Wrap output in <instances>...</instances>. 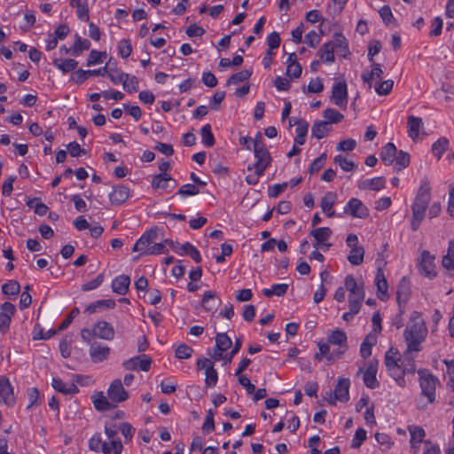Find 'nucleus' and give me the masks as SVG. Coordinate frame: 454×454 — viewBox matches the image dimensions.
Instances as JSON below:
<instances>
[{"label": "nucleus", "mask_w": 454, "mask_h": 454, "mask_svg": "<svg viewBox=\"0 0 454 454\" xmlns=\"http://www.w3.org/2000/svg\"><path fill=\"white\" fill-rule=\"evenodd\" d=\"M168 249L165 247L164 243H156L155 241L152 244V247L146 250L145 254L147 255H156V254H165L168 253Z\"/></svg>", "instance_id": "62"}, {"label": "nucleus", "mask_w": 454, "mask_h": 454, "mask_svg": "<svg viewBox=\"0 0 454 454\" xmlns=\"http://www.w3.org/2000/svg\"><path fill=\"white\" fill-rule=\"evenodd\" d=\"M323 116L328 125L329 123H339L344 119V115L333 108L325 109L323 113Z\"/></svg>", "instance_id": "45"}, {"label": "nucleus", "mask_w": 454, "mask_h": 454, "mask_svg": "<svg viewBox=\"0 0 454 454\" xmlns=\"http://www.w3.org/2000/svg\"><path fill=\"white\" fill-rule=\"evenodd\" d=\"M51 386L56 391L64 395H74L79 392V389L74 383H65L59 378H53Z\"/></svg>", "instance_id": "22"}, {"label": "nucleus", "mask_w": 454, "mask_h": 454, "mask_svg": "<svg viewBox=\"0 0 454 454\" xmlns=\"http://www.w3.org/2000/svg\"><path fill=\"white\" fill-rule=\"evenodd\" d=\"M331 99L334 105L341 109L348 106V87L346 82H337L332 88Z\"/></svg>", "instance_id": "10"}, {"label": "nucleus", "mask_w": 454, "mask_h": 454, "mask_svg": "<svg viewBox=\"0 0 454 454\" xmlns=\"http://www.w3.org/2000/svg\"><path fill=\"white\" fill-rule=\"evenodd\" d=\"M252 75V72L247 70V69H245V70H241L232 75H231L229 77V79L227 80V85H231V84H238L239 82H242L247 79H249V77Z\"/></svg>", "instance_id": "49"}, {"label": "nucleus", "mask_w": 454, "mask_h": 454, "mask_svg": "<svg viewBox=\"0 0 454 454\" xmlns=\"http://www.w3.org/2000/svg\"><path fill=\"white\" fill-rule=\"evenodd\" d=\"M157 239L158 227L151 228L137 240L132 250L134 252H140V255H146V250L152 247V244L156 241Z\"/></svg>", "instance_id": "7"}, {"label": "nucleus", "mask_w": 454, "mask_h": 454, "mask_svg": "<svg viewBox=\"0 0 454 454\" xmlns=\"http://www.w3.org/2000/svg\"><path fill=\"white\" fill-rule=\"evenodd\" d=\"M2 291L5 295L15 296L20 292V286L17 281L12 280L2 286Z\"/></svg>", "instance_id": "53"}, {"label": "nucleus", "mask_w": 454, "mask_h": 454, "mask_svg": "<svg viewBox=\"0 0 454 454\" xmlns=\"http://www.w3.org/2000/svg\"><path fill=\"white\" fill-rule=\"evenodd\" d=\"M109 354L110 348L106 345L93 343L90 348V356L94 363H99L106 360Z\"/></svg>", "instance_id": "18"}, {"label": "nucleus", "mask_w": 454, "mask_h": 454, "mask_svg": "<svg viewBox=\"0 0 454 454\" xmlns=\"http://www.w3.org/2000/svg\"><path fill=\"white\" fill-rule=\"evenodd\" d=\"M345 288L349 292L348 307L356 310L361 307L364 299V284H358L352 275H348L345 278Z\"/></svg>", "instance_id": "4"}, {"label": "nucleus", "mask_w": 454, "mask_h": 454, "mask_svg": "<svg viewBox=\"0 0 454 454\" xmlns=\"http://www.w3.org/2000/svg\"><path fill=\"white\" fill-rule=\"evenodd\" d=\"M90 47V42L88 39H82L76 35V40L72 47V55L78 57L82 51H87Z\"/></svg>", "instance_id": "44"}, {"label": "nucleus", "mask_w": 454, "mask_h": 454, "mask_svg": "<svg viewBox=\"0 0 454 454\" xmlns=\"http://www.w3.org/2000/svg\"><path fill=\"white\" fill-rule=\"evenodd\" d=\"M53 65L63 73H68L77 67L78 62L73 59H55Z\"/></svg>", "instance_id": "34"}, {"label": "nucleus", "mask_w": 454, "mask_h": 454, "mask_svg": "<svg viewBox=\"0 0 454 454\" xmlns=\"http://www.w3.org/2000/svg\"><path fill=\"white\" fill-rule=\"evenodd\" d=\"M152 358L147 355H140L129 358L122 363V366L126 370L140 369L144 372H148L151 368Z\"/></svg>", "instance_id": "12"}, {"label": "nucleus", "mask_w": 454, "mask_h": 454, "mask_svg": "<svg viewBox=\"0 0 454 454\" xmlns=\"http://www.w3.org/2000/svg\"><path fill=\"white\" fill-rule=\"evenodd\" d=\"M323 90L324 84L319 77H317L316 79H311L307 87H302V91L304 93H320L321 91H323Z\"/></svg>", "instance_id": "51"}, {"label": "nucleus", "mask_w": 454, "mask_h": 454, "mask_svg": "<svg viewBox=\"0 0 454 454\" xmlns=\"http://www.w3.org/2000/svg\"><path fill=\"white\" fill-rule=\"evenodd\" d=\"M104 281V275L98 274L96 278L89 281L82 286V291H91L98 287Z\"/></svg>", "instance_id": "63"}, {"label": "nucleus", "mask_w": 454, "mask_h": 454, "mask_svg": "<svg viewBox=\"0 0 454 454\" xmlns=\"http://www.w3.org/2000/svg\"><path fill=\"white\" fill-rule=\"evenodd\" d=\"M192 353L193 349L186 344H180L175 351L176 357L178 359H188Z\"/></svg>", "instance_id": "55"}, {"label": "nucleus", "mask_w": 454, "mask_h": 454, "mask_svg": "<svg viewBox=\"0 0 454 454\" xmlns=\"http://www.w3.org/2000/svg\"><path fill=\"white\" fill-rule=\"evenodd\" d=\"M383 74V70L381 68L380 64L372 62V70L369 71H364L361 78L363 82L369 85V87H372V81L374 79H380Z\"/></svg>", "instance_id": "24"}, {"label": "nucleus", "mask_w": 454, "mask_h": 454, "mask_svg": "<svg viewBox=\"0 0 454 454\" xmlns=\"http://www.w3.org/2000/svg\"><path fill=\"white\" fill-rule=\"evenodd\" d=\"M416 350H409L406 348L403 355L400 356L397 349L391 348L385 354L384 364L389 375L397 383L403 387L406 385L404 376L406 374H414L416 372L415 356Z\"/></svg>", "instance_id": "1"}, {"label": "nucleus", "mask_w": 454, "mask_h": 454, "mask_svg": "<svg viewBox=\"0 0 454 454\" xmlns=\"http://www.w3.org/2000/svg\"><path fill=\"white\" fill-rule=\"evenodd\" d=\"M334 46L332 42L325 43L320 48L321 59L325 62H333L334 60Z\"/></svg>", "instance_id": "46"}, {"label": "nucleus", "mask_w": 454, "mask_h": 454, "mask_svg": "<svg viewBox=\"0 0 454 454\" xmlns=\"http://www.w3.org/2000/svg\"><path fill=\"white\" fill-rule=\"evenodd\" d=\"M431 200V188L428 180L425 179L421 182L417 192L416 197L411 206L412 219L411 228L417 231L425 218L426 211Z\"/></svg>", "instance_id": "3"}, {"label": "nucleus", "mask_w": 454, "mask_h": 454, "mask_svg": "<svg viewBox=\"0 0 454 454\" xmlns=\"http://www.w3.org/2000/svg\"><path fill=\"white\" fill-rule=\"evenodd\" d=\"M221 304V299L216 296L212 291H207L202 299L203 308L207 311H214Z\"/></svg>", "instance_id": "27"}, {"label": "nucleus", "mask_w": 454, "mask_h": 454, "mask_svg": "<svg viewBox=\"0 0 454 454\" xmlns=\"http://www.w3.org/2000/svg\"><path fill=\"white\" fill-rule=\"evenodd\" d=\"M180 250L182 251L180 254H186L190 255L196 262H201V255L199 250L191 243L185 242L180 247Z\"/></svg>", "instance_id": "42"}, {"label": "nucleus", "mask_w": 454, "mask_h": 454, "mask_svg": "<svg viewBox=\"0 0 454 454\" xmlns=\"http://www.w3.org/2000/svg\"><path fill=\"white\" fill-rule=\"evenodd\" d=\"M409 432L411 434L410 442H422L426 435L425 430L420 427H410Z\"/></svg>", "instance_id": "57"}, {"label": "nucleus", "mask_w": 454, "mask_h": 454, "mask_svg": "<svg viewBox=\"0 0 454 454\" xmlns=\"http://www.w3.org/2000/svg\"><path fill=\"white\" fill-rule=\"evenodd\" d=\"M434 260V255L431 254L429 251H422L419 264V270L421 275L430 279L436 276Z\"/></svg>", "instance_id": "9"}, {"label": "nucleus", "mask_w": 454, "mask_h": 454, "mask_svg": "<svg viewBox=\"0 0 454 454\" xmlns=\"http://www.w3.org/2000/svg\"><path fill=\"white\" fill-rule=\"evenodd\" d=\"M106 56V52H100L96 50H92L87 59V66H93L103 62L102 57Z\"/></svg>", "instance_id": "64"}, {"label": "nucleus", "mask_w": 454, "mask_h": 454, "mask_svg": "<svg viewBox=\"0 0 454 454\" xmlns=\"http://www.w3.org/2000/svg\"><path fill=\"white\" fill-rule=\"evenodd\" d=\"M376 343V339L374 336L368 334L360 347V354L364 358H367L372 355V348Z\"/></svg>", "instance_id": "40"}, {"label": "nucleus", "mask_w": 454, "mask_h": 454, "mask_svg": "<svg viewBox=\"0 0 454 454\" xmlns=\"http://www.w3.org/2000/svg\"><path fill=\"white\" fill-rule=\"evenodd\" d=\"M334 162L344 171H352L356 167L353 161L347 160L344 156L340 154L334 157Z\"/></svg>", "instance_id": "56"}, {"label": "nucleus", "mask_w": 454, "mask_h": 454, "mask_svg": "<svg viewBox=\"0 0 454 454\" xmlns=\"http://www.w3.org/2000/svg\"><path fill=\"white\" fill-rule=\"evenodd\" d=\"M385 187V179L382 176L365 179L359 183L358 188L361 190L380 191Z\"/></svg>", "instance_id": "28"}, {"label": "nucleus", "mask_w": 454, "mask_h": 454, "mask_svg": "<svg viewBox=\"0 0 454 454\" xmlns=\"http://www.w3.org/2000/svg\"><path fill=\"white\" fill-rule=\"evenodd\" d=\"M419 386L421 395L427 397V403H433L435 400V388L438 379L427 370H419Z\"/></svg>", "instance_id": "5"}, {"label": "nucleus", "mask_w": 454, "mask_h": 454, "mask_svg": "<svg viewBox=\"0 0 454 454\" xmlns=\"http://www.w3.org/2000/svg\"><path fill=\"white\" fill-rule=\"evenodd\" d=\"M364 249L363 247H355L351 248L348 256V261L355 266L360 265L364 262Z\"/></svg>", "instance_id": "37"}, {"label": "nucleus", "mask_w": 454, "mask_h": 454, "mask_svg": "<svg viewBox=\"0 0 454 454\" xmlns=\"http://www.w3.org/2000/svg\"><path fill=\"white\" fill-rule=\"evenodd\" d=\"M427 336V327L421 314L413 311L403 332V338L409 350L419 352L422 349L421 344Z\"/></svg>", "instance_id": "2"}, {"label": "nucleus", "mask_w": 454, "mask_h": 454, "mask_svg": "<svg viewBox=\"0 0 454 454\" xmlns=\"http://www.w3.org/2000/svg\"><path fill=\"white\" fill-rule=\"evenodd\" d=\"M197 367L199 370H205L206 387H215L218 380V373L214 367V363L208 358L200 357L197 360Z\"/></svg>", "instance_id": "8"}, {"label": "nucleus", "mask_w": 454, "mask_h": 454, "mask_svg": "<svg viewBox=\"0 0 454 454\" xmlns=\"http://www.w3.org/2000/svg\"><path fill=\"white\" fill-rule=\"evenodd\" d=\"M423 126L422 119L419 117H415L413 115L408 116L407 119V127H408V135L414 141L417 139L419 134V129Z\"/></svg>", "instance_id": "26"}, {"label": "nucleus", "mask_w": 454, "mask_h": 454, "mask_svg": "<svg viewBox=\"0 0 454 454\" xmlns=\"http://www.w3.org/2000/svg\"><path fill=\"white\" fill-rule=\"evenodd\" d=\"M215 412L212 409H209L207 412V416L202 426V430L206 433H210L215 429V422H214Z\"/></svg>", "instance_id": "61"}, {"label": "nucleus", "mask_w": 454, "mask_h": 454, "mask_svg": "<svg viewBox=\"0 0 454 454\" xmlns=\"http://www.w3.org/2000/svg\"><path fill=\"white\" fill-rule=\"evenodd\" d=\"M349 380L339 379L334 389V399L340 402H347L349 399Z\"/></svg>", "instance_id": "20"}, {"label": "nucleus", "mask_w": 454, "mask_h": 454, "mask_svg": "<svg viewBox=\"0 0 454 454\" xmlns=\"http://www.w3.org/2000/svg\"><path fill=\"white\" fill-rule=\"evenodd\" d=\"M396 153L397 149L395 145L393 143H387L380 152V159L386 165L389 166L395 161Z\"/></svg>", "instance_id": "31"}, {"label": "nucleus", "mask_w": 454, "mask_h": 454, "mask_svg": "<svg viewBox=\"0 0 454 454\" xmlns=\"http://www.w3.org/2000/svg\"><path fill=\"white\" fill-rule=\"evenodd\" d=\"M92 400L95 409L98 411H109L115 407V404L103 392L96 393L92 396Z\"/></svg>", "instance_id": "21"}, {"label": "nucleus", "mask_w": 454, "mask_h": 454, "mask_svg": "<svg viewBox=\"0 0 454 454\" xmlns=\"http://www.w3.org/2000/svg\"><path fill=\"white\" fill-rule=\"evenodd\" d=\"M296 125V137L294 138L295 144L302 145L305 143V137L308 133L309 123L303 119H298L294 121Z\"/></svg>", "instance_id": "29"}, {"label": "nucleus", "mask_w": 454, "mask_h": 454, "mask_svg": "<svg viewBox=\"0 0 454 454\" xmlns=\"http://www.w3.org/2000/svg\"><path fill=\"white\" fill-rule=\"evenodd\" d=\"M327 341L338 346V355H343L348 349V337L346 333L338 328L331 331L327 336Z\"/></svg>", "instance_id": "14"}, {"label": "nucleus", "mask_w": 454, "mask_h": 454, "mask_svg": "<svg viewBox=\"0 0 454 454\" xmlns=\"http://www.w3.org/2000/svg\"><path fill=\"white\" fill-rule=\"evenodd\" d=\"M130 278L127 275H120L112 282V289L114 293L124 295L129 291Z\"/></svg>", "instance_id": "23"}, {"label": "nucleus", "mask_w": 454, "mask_h": 454, "mask_svg": "<svg viewBox=\"0 0 454 454\" xmlns=\"http://www.w3.org/2000/svg\"><path fill=\"white\" fill-rule=\"evenodd\" d=\"M122 448L123 446L121 440H114L112 442H105L100 451L103 454H121Z\"/></svg>", "instance_id": "36"}, {"label": "nucleus", "mask_w": 454, "mask_h": 454, "mask_svg": "<svg viewBox=\"0 0 454 454\" xmlns=\"http://www.w3.org/2000/svg\"><path fill=\"white\" fill-rule=\"evenodd\" d=\"M171 180L172 178L168 174L160 173L153 177L152 186L155 189H167L168 182Z\"/></svg>", "instance_id": "47"}, {"label": "nucleus", "mask_w": 454, "mask_h": 454, "mask_svg": "<svg viewBox=\"0 0 454 454\" xmlns=\"http://www.w3.org/2000/svg\"><path fill=\"white\" fill-rule=\"evenodd\" d=\"M288 289L287 284H275L270 288H265L262 290V294L266 297H271L273 295L284 296Z\"/></svg>", "instance_id": "39"}, {"label": "nucleus", "mask_w": 454, "mask_h": 454, "mask_svg": "<svg viewBox=\"0 0 454 454\" xmlns=\"http://www.w3.org/2000/svg\"><path fill=\"white\" fill-rule=\"evenodd\" d=\"M105 442L106 441L102 440L101 434L99 433H96L89 440V448L93 451L99 452Z\"/></svg>", "instance_id": "58"}, {"label": "nucleus", "mask_w": 454, "mask_h": 454, "mask_svg": "<svg viewBox=\"0 0 454 454\" xmlns=\"http://www.w3.org/2000/svg\"><path fill=\"white\" fill-rule=\"evenodd\" d=\"M120 55L123 59H127L132 52V45L129 39L121 40L118 45Z\"/></svg>", "instance_id": "60"}, {"label": "nucleus", "mask_w": 454, "mask_h": 454, "mask_svg": "<svg viewBox=\"0 0 454 454\" xmlns=\"http://www.w3.org/2000/svg\"><path fill=\"white\" fill-rule=\"evenodd\" d=\"M200 135L202 138V143L207 147H211L215 144V137L211 131V126L210 124L204 125L200 129Z\"/></svg>", "instance_id": "48"}, {"label": "nucleus", "mask_w": 454, "mask_h": 454, "mask_svg": "<svg viewBox=\"0 0 454 454\" xmlns=\"http://www.w3.org/2000/svg\"><path fill=\"white\" fill-rule=\"evenodd\" d=\"M335 199L336 195L331 192H326L321 199V209L328 217H333L335 215V212L332 210L335 203Z\"/></svg>", "instance_id": "25"}, {"label": "nucleus", "mask_w": 454, "mask_h": 454, "mask_svg": "<svg viewBox=\"0 0 454 454\" xmlns=\"http://www.w3.org/2000/svg\"><path fill=\"white\" fill-rule=\"evenodd\" d=\"M378 364H379L377 360H372L370 361L365 371H364L363 368H360L357 372H363L364 383L367 387L371 389H374L379 387V381L377 380L376 378V374L378 372Z\"/></svg>", "instance_id": "11"}, {"label": "nucleus", "mask_w": 454, "mask_h": 454, "mask_svg": "<svg viewBox=\"0 0 454 454\" xmlns=\"http://www.w3.org/2000/svg\"><path fill=\"white\" fill-rule=\"evenodd\" d=\"M129 197V190L124 185L114 187L113 192L109 194V200L113 204L121 205L124 203Z\"/></svg>", "instance_id": "19"}, {"label": "nucleus", "mask_w": 454, "mask_h": 454, "mask_svg": "<svg viewBox=\"0 0 454 454\" xmlns=\"http://www.w3.org/2000/svg\"><path fill=\"white\" fill-rule=\"evenodd\" d=\"M3 403L7 406H12L15 403V396L13 388L5 377L0 378V403Z\"/></svg>", "instance_id": "16"}, {"label": "nucleus", "mask_w": 454, "mask_h": 454, "mask_svg": "<svg viewBox=\"0 0 454 454\" xmlns=\"http://www.w3.org/2000/svg\"><path fill=\"white\" fill-rule=\"evenodd\" d=\"M200 192L199 188L195 184H187L184 185H182L176 194L186 197V196H193L197 195Z\"/></svg>", "instance_id": "59"}, {"label": "nucleus", "mask_w": 454, "mask_h": 454, "mask_svg": "<svg viewBox=\"0 0 454 454\" xmlns=\"http://www.w3.org/2000/svg\"><path fill=\"white\" fill-rule=\"evenodd\" d=\"M93 327L96 337L106 340H111L114 338V329L108 322L98 321Z\"/></svg>", "instance_id": "17"}, {"label": "nucleus", "mask_w": 454, "mask_h": 454, "mask_svg": "<svg viewBox=\"0 0 454 454\" xmlns=\"http://www.w3.org/2000/svg\"><path fill=\"white\" fill-rule=\"evenodd\" d=\"M329 130L327 121H316L312 125L311 134L317 139H321L328 134Z\"/></svg>", "instance_id": "35"}, {"label": "nucleus", "mask_w": 454, "mask_h": 454, "mask_svg": "<svg viewBox=\"0 0 454 454\" xmlns=\"http://www.w3.org/2000/svg\"><path fill=\"white\" fill-rule=\"evenodd\" d=\"M107 396L116 405L117 403L124 402L128 399L129 394L124 389L121 380H114L107 389Z\"/></svg>", "instance_id": "13"}, {"label": "nucleus", "mask_w": 454, "mask_h": 454, "mask_svg": "<svg viewBox=\"0 0 454 454\" xmlns=\"http://www.w3.org/2000/svg\"><path fill=\"white\" fill-rule=\"evenodd\" d=\"M397 302L401 306V303H405L411 295V286L410 282L406 279V278H403L397 286Z\"/></svg>", "instance_id": "30"}, {"label": "nucleus", "mask_w": 454, "mask_h": 454, "mask_svg": "<svg viewBox=\"0 0 454 454\" xmlns=\"http://www.w3.org/2000/svg\"><path fill=\"white\" fill-rule=\"evenodd\" d=\"M393 86L394 82L392 80H385L376 83L374 89L377 94L386 96L391 92Z\"/></svg>", "instance_id": "52"}, {"label": "nucleus", "mask_w": 454, "mask_h": 454, "mask_svg": "<svg viewBox=\"0 0 454 454\" xmlns=\"http://www.w3.org/2000/svg\"><path fill=\"white\" fill-rule=\"evenodd\" d=\"M232 345L231 338L226 333H217L215 336V347L226 351Z\"/></svg>", "instance_id": "50"}, {"label": "nucleus", "mask_w": 454, "mask_h": 454, "mask_svg": "<svg viewBox=\"0 0 454 454\" xmlns=\"http://www.w3.org/2000/svg\"><path fill=\"white\" fill-rule=\"evenodd\" d=\"M121 83L123 89L128 93L137 92L138 90V79L135 75H130L125 73Z\"/></svg>", "instance_id": "38"}, {"label": "nucleus", "mask_w": 454, "mask_h": 454, "mask_svg": "<svg viewBox=\"0 0 454 454\" xmlns=\"http://www.w3.org/2000/svg\"><path fill=\"white\" fill-rule=\"evenodd\" d=\"M375 282L378 290V297L379 299L384 301L387 297V292L388 286L385 278L384 273L380 269H379L377 271Z\"/></svg>", "instance_id": "32"}, {"label": "nucleus", "mask_w": 454, "mask_h": 454, "mask_svg": "<svg viewBox=\"0 0 454 454\" xmlns=\"http://www.w3.org/2000/svg\"><path fill=\"white\" fill-rule=\"evenodd\" d=\"M449 140L446 137H441L432 145V152L437 159H441L444 152L448 149Z\"/></svg>", "instance_id": "43"}, {"label": "nucleus", "mask_w": 454, "mask_h": 454, "mask_svg": "<svg viewBox=\"0 0 454 454\" xmlns=\"http://www.w3.org/2000/svg\"><path fill=\"white\" fill-rule=\"evenodd\" d=\"M395 165L398 166V170L405 168L410 164V155L404 151H399L395 158Z\"/></svg>", "instance_id": "54"}, {"label": "nucleus", "mask_w": 454, "mask_h": 454, "mask_svg": "<svg viewBox=\"0 0 454 454\" xmlns=\"http://www.w3.org/2000/svg\"><path fill=\"white\" fill-rule=\"evenodd\" d=\"M318 350L320 351V355H324L325 358L329 362L333 363L335 360L339 359L341 355H338V350L333 349V351L330 350V343L323 342L322 340L318 341Z\"/></svg>", "instance_id": "33"}, {"label": "nucleus", "mask_w": 454, "mask_h": 454, "mask_svg": "<svg viewBox=\"0 0 454 454\" xmlns=\"http://www.w3.org/2000/svg\"><path fill=\"white\" fill-rule=\"evenodd\" d=\"M344 212L357 218H365L368 215V208L360 200L356 198L349 200L344 207Z\"/></svg>", "instance_id": "15"}, {"label": "nucleus", "mask_w": 454, "mask_h": 454, "mask_svg": "<svg viewBox=\"0 0 454 454\" xmlns=\"http://www.w3.org/2000/svg\"><path fill=\"white\" fill-rule=\"evenodd\" d=\"M254 157L256 162L253 165H248L247 169H254L257 176H262L266 168L271 163V156L266 146L254 148Z\"/></svg>", "instance_id": "6"}, {"label": "nucleus", "mask_w": 454, "mask_h": 454, "mask_svg": "<svg viewBox=\"0 0 454 454\" xmlns=\"http://www.w3.org/2000/svg\"><path fill=\"white\" fill-rule=\"evenodd\" d=\"M333 231L329 227H319L310 231V235L318 242H325L331 237Z\"/></svg>", "instance_id": "41"}]
</instances>
